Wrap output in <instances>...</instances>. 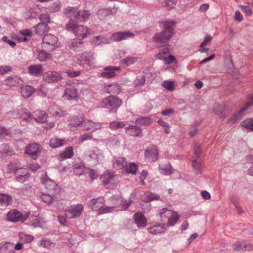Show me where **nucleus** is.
I'll return each instance as SVG.
<instances>
[{"mask_svg": "<svg viewBox=\"0 0 253 253\" xmlns=\"http://www.w3.org/2000/svg\"><path fill=\"white\" fill-rule=\"evenodd\" d=\"M159 171L161 174L165 175H169L173 172L171 166L169 164L165 168H160Z\"/></svg>", "mask_w": 253, "mask_h": 253, "instance_id": "obj_54", "label": "nucleus"}, {"mask_svg": "<svg viewBox=\"0 0 253 253\" xmlns=\"http://www.w3.org/2000/svg\"><path fill=\"white\" fill-rule=\"evenodd\" d=\"M158 214L161 221L163 222L167 220L166 223L167 226H173L180 218V215L176 211L165 208L159 210Z\"/></svg>", "mask_w": 253, "mask_h": 253, "instance_id": "obj_2", "label": "nucleus"}, {"mask_svg": "<svg viewBox=\"0 0 253 253\" xmlns=\"http://www.w3.org/2000/svg\"><path fill=\"white\" fill-rule=\"evenodd\" d=\"M122 103V100L112 95V110H116Z\"/></svg>", "mask_w": 253, "mask_h": 253, "instance_id": "obj_48", "label": "nucleus"}, {"mask_svg": "<svg viewBox=\"0 0 253 253\" xmlns=\"http://www.w3.org/2000/svg\"><path fill=\"white\" fill-rule=\"evenodd\" d=\"M59 46L58 38L52 34H46L42 38V46L43 49L51 52Z\"/></svg>", "mask_w": 253, "mask_h": 253, "instance_id": "obj_5", "label": "nucleus"}, {"mask_svg": "<svg viewBox=\"0 0 253 253\" xmlns=\"http://www.w3.org/2000/svg\"><path fill=\"white\" fill-rule=\"evenodd\" d=\"M122 200L121 197L118 196L115 198H113L112 199V204H113L114 206L113 207H118L122 205Z\"/></svg>", "mask_w": 253, "mask_h": 253, "instance_id": "obj_63", "label": "nucleus"}, {"mask_svg": "<svg viewBox=\"0 0 253 253\" xmlns=\"http://www.w3.org/2000/svg\"><path fill=\"white\" fill-rule=\"evenodd\" d=\"M84 116L83 114L78 116H74L69 120V126L70 128H76L80 126L83 122L84 123Z\"/></svg>", "mask_w": 253, "mask_h": 253, "instance_id": "obj_16", "label": "nucleus"}, {"mask_svg": "<svg viewBox=\"0 0 253 253\" xmlns=\"http://www.w3.org/2000/svg\"><path fill=\"white\" fill-rule=\"evenodd\" d=\"M54 195L49 194H43L41 196V199L47 204H51L54 200Z\"/></svg>", "mask_w": 253, "mask_h": 253, "instance_id": "obj_49", "label": "nucleus"}, {"mask_svg": "<svg viewBox=\"0 0 253 253\" xmlns=\"http://www.w3.org/2000/svg\"><path fill=\"white\" fill-rule=\"evenodd\" d=\"M21 241L26 243H30L34 240V237L31 235H28L24 233H21L19 234Z\"/></svg>", "mask_w": 253, "mask_h": 253, "instance_id": "obj_51", "label": "nucleus"}, {"mask_svg": "<svg viewBox=\"0 0 253 253\" xmlns=\"http://www.w3.org/2000/svg\"><path fill=\"white\" fill-rule=\"evenodd\" d=\"M192 167L193 171L196 174L202 173V163L201 161H198L196 159L193 158Z\"/></svg>", "mask_w": 253, "mask_h": 253, "instance_id": "obj_34", "label": "nucleus"}, {"mask_svg": "<svg viewBox=\"0 0 253 253\" xmlns=\"http://www.w3.org/2000/svg\"><path fill=\"white\" fill-rule=\"evenodd\" d=\"M79 13L78 8L77 7H73L68 6L66 7L64 11V14L65 16L70 19V21H74L72 18H74L75 19L77 20L78 15Z\"/></svg>", "mask_w": 253, "mask_h": 253, "instance_id": "obj_18", "label": "nucleus"}, {"mask_svg": "<svg viewBox=\"0 0 253 253\" xmlns=\"http://www.w3.org/2000/svg\"><path fill=\"white\" fill-rule=\"evenodd\" d=\"M66 142L65 139L53 138L50 141V146L53 148H56L63 146L66 144Z\"/></svg>", "mask_w": 253, "mask_h": 253, "instance_id": "obj_36", "label": "nucleus"}, {"mask_svg": "<svg viewBox=\"0 0 253 253\" xmlns=\"http://www.w3.org/2000/svg\"><path fill=\"white\" fill-rule=\"evenodd\" d=\"M40 152V146L37 143L29 144L25 149V153L33 159H36Z\"/></svg>", "mask_w": 253, "mask_h": 253, "instance_id": "obj_15", "label": "nucleus"}, {"mask_svg": "<svg viewBox=\"0 0 253 253\" xmlns=\"http://www.w3.org/2000/svg\"><path fill=\"white\" fill-rule=\"evenodd\" d=\"M214 112L220 118H225L227 114V108L225 104L216 105L214 108Z\"/></svg>", "mask_w": 253, "mask_h": 253, "instance_id": "obj_26", "label": "nucleus"}, {"mask_svg": "<svg viewBox=\"0 0 253 253\" xmlns=\"http://www.w3.org/2000/svg\"><path fill=\"white\" fill-rule=\"evenodd\" d=\"M110 11L107 9H100L98 11L97 15L100 19H103L106 16L109 15Z\"/></svg>", "mask_w": 253, "mask_h": 253, "instance_id": "obj_57", "label": "nucleus"}, {"mask_svg": "<svg viewBox=\"0 0 253 253\" xmlns=\"http://www.w3.org/2000/svg\"><path fill=\"white\" fill-rule=\"evenodd\" d=\"M82 45V42L77 40H74L69 45L70 49L74 51H79Z\"/></svg>", "mask_w": 253, "mask_h": 253, "instance_id": "obj_45", "label": "nucleus"}, {"mask_svg": "<svg viewBox=\"0 0 253 253\" xmlns=\"http://www.w3.org/2000/svg\"><path fill=\"white\" fill-rule=\"evenodd\" d=\"M74 155L73 148L71 146L67 147L60 154V156L63 159L71 158Z\"/></svg>", "mask_w": 253, "mask_h": 253, "instance_id": "obj_40", "label": "nucleus"}, {"mask_svg": "<svg viewBox=\"0 0 253 253\" xmlns=\"http://www.w3.org/2000/svg\"><path fill=\"white\" fill-rule=\"evenodd\" d=\"M175 22L164 21L162 23L163 31L160 33L155 34L154 37V41L158 43H165L169 40L173 35L174 26Z\"/></svg>", "mask_w": 253, "mask_h": 253, "instance_id": "obj_1", "label": "nucleus"}, {"mask_svg": "<svg viewBox=\"0 0 253 253\" xmlns=\"http://www.w3.org/2000/svg\"><path fill=\"white\" fill-rule=\"evenodd\" d=\"M61 8V3L59 1H56L52 4L50 6V11L52 12L58 11Z\"/></svg>", "mask_w": 253, "mask_h": 253, "instance_id": "obj_60", "label": "nucleus"}, {"mask_svg": "<svg viewBox=\"0 0 253 253\" xmlns=\"http://www.w3.org/2000/svg\"><path fill=\"white\" fill-rule=\"evenodd\" d=\"M83 210V206L82 204L73 205L65 211V214L69 218H74L80 216Z\"/></svg>", "mask_w": 253, "mask_h": 253, "instance_id": "obj_11", "label": "nucleus"}, {"mask_svg": "<svg viewBox=\"0 0 253 253\" xmlns=\"http://www.w3.org/2000/svg\"><path fill=\"white\" fill-rule=\"evenodd\" d=\"M101 127V125L98 122H93L91 120H85L84 128L86 131L92 130V131L99 129Z\"/></svg>", "mask_w": 253, "mask_h": 253, "instance_id": "obj_23", "label": "nucleus"}, {"mask_svg": "<svg viewBox=\"0 0 253 253\" xmlns=\"http://www.w3.org/2000/svg\"><path fill=\"white\" fill-rule=\"evenodd\" d=\"M34 89L29 85L24 86L21 87V93L22 96L25 98L29 97L34 92Z\"/></svg>", "mask_w": 253, "mask_h": 253, "instance_id": "obj_39", "label": "nucleus"}, {"mask_svg": "<svg viewBox=\"0 0 253 253\" xmlns=\"http://www.w3.org/2000/svg\"><path fill=\"white\" fill-rule=\"evenodd\" d=\"M34 28H35L36 33L41 35L47 32L49 29L48 24L44 22L39 23Z\"/></svg>", "mask_w": 253, "mask_h": 253, "instance_id": "obj_31", "label": "nucleus"}, {"mask_svg": "<svg viewBox=\"0 0 253 253\" xmlns=\"http://www.w3.org/2000/svg\"><path fill=\"white\" fill-rule=\"evenodd\" d=\"M162 60L164 61L165 64H170L176 61L175 57L173 55H169L167 57H164Z\"/></svg>", "mask_w": 253, "mask_h": 253, "instance_id": "obj_61", "label": "nucleus"}, {"mask_svg": "<svg viewBox=\"0 0 253 253\" xmlns=\"http://www.w3.org/2000/svg\"><path fill=\"white\" fill-rule=\"evenodd\" d=\"M90 16L89 11L83 10L79 11L77 20L82 19L83 21H86Z\"/></svg>", "mask_w": 253, "mask_h": 253, "instance_id": "obj_44", "label": "nucleus"}, {"mask_svg": "<svg viewBox=\"0 0 253 253\" xmlns=\"http://www.w3.org/2000/svg\"><path fill=\"white\" fill-rule=\"evenodd\" d=\"M0 252L1 253H15L14 243L9 242L1 243Z\"/></svg>", "mask_w": 253, "mask_h": 253, "instance_id": "obj_21", "label": "nucleus"}, {"mask_svg": "<svg viewBox=\"0 0 253 253\" xmlns=\"http://www.w3.org/2000/svg\"><path fill=\"white\" fill-rule=\"evenodd\" d=\"M45 51L42 49V50L38 52L37 58L40 61L44 62L52 58L51 54L47 53Z\"/></svg>", "mask_w": 253, "mask_h": 253, "instance_id": "obj_37", "label": "nucleus"}, {"mask_svg": "<svg viewBox=\"0 0 253 253\" xmlns=\"http://www.w3.org/2000/svg\"><path fill=\"white\" fill-rule=\"evenodd\" d=\"M161 85L166 89L170 91L174 89V82L171 81H164L162 82Z\"/></svg>", "mask_w": 253, "mask_h": 253, "instance_id": "obj_46", "label": "nucleus"}, {"mask_svg": "<svg viewBox=\"0 0 253 253\" xmlns=\"http://www.w3.org/2000/svg\"><path fill=\"white\" fill-rule=\"evenodd\" d=\"M64 97L68 100L76 99L77 97V92L75 87L70 86L66 88L65 91Z\"/></svg>", "mask_w": 253, "mask_h": 253, "instance_id": "obj_33", "label": "nucleus"}, {"mask_svg": "<svg viewBox=\"0 0 253 253\" xmlns=\"http://www.w3.org/2000/svg\"><path fill=\"white\" fill-rule=\"evenodd\" d=\"M43 68L41 64H33L28 68V72L31 75L35 77H39L43 73Z\"/></svg>", "mask_w": 253, "mask_h": 253, "instance_id": "obj_17", "label": "nucleus"}, {"mask_svg": "<svg viewBox=\"0 0 253 253\" xmlns=\"http://www.w3.org/2000/svg\"><path fill=\"white\" fill-rule=\"evenodd\" d=\"M113 166L115 169H124L126 166V161L123 157H115L113 159Z\"/></svg>", "mask_w": 253, "mask_h": 253, "instance_id": "obj_27", "label": "nucleus"}, {"mask_svg": "<svg viewBox=\"0 0 253 253\" xmlns=\"http://www.w3.org/2000/svg\"><path fill=\"white\" fill-rule=\"evenodd\" d=\"M65 28L68 31L73 32L78 39H84L90 35L87 27L77 24L71 20L66 25Z\"/></svg>", "mask_w": 253, "mask_h": 253, "instance_id": "obj_3", "label": "nucleus"}, {"mask_svg": "<svg viewBox=\"0 0 253 253\" xmlns=\"http://www.w3.org/2000/svg\"><path fill=\"white\" fill-rule=\"evenodd\" d=\"M134 220L137 227L139 228H144L147 225L146 218L141 213H135L134 215Z\"/></svg>", "mask_w": 253, "mask_h": 253, "instance_id": "obj_19", "label": "nucleus"}, {"mask_svg": "<svg viewBox=\"0 0 253 253\" xmlns=\"http://www.w3.org/2000/svg\"><path fill=\"white\" fill-rule=\"evenodd\" d=\"M12 71V68L9 66H0V75L7 73Z\"/></svg>", "mask_w": 253, "mask_h": 253, "instance_id": "obj_64", "label": "nucleus"}, {"mask_svg": "<svg viewBox=\"0 0 253 253\" xmlns=\"http://www.w3.org/2000/svg\"><path fill=\"white\" fill-rule=\"evenodd\" d=\"M41 181L51 194L56 195L59 192V187L54 181L47 176L46 172L41 176Z\"/></svg>", "mask_w": 253, "mask_h": 253, "instance_id": "obj_9", "label": "nucleus"}, {"mask_svg": "<svg viewBox=\"0 0 253 253\" xmlns=\"http://www.w3.org/2000/svg\"><path fill=\"white\" fill-rule=\"evenodd\" d=\"M232 248L235 252H243L248 250L249 245L247 241H237L233 244Z\"/></svg>", "mask_w": 253, "mask_h": 253, "instance_id": "obj_20", "label": "nucleus"}, {"mask_svg": "<svg viewBox=\"0 0 253 253\" xmlns=\"http://www.w3.org/2000/svg\"><path fill=\"white\" fill-rule=\"evenodd\" d=\"M158 124L164 128V131L166 134H169L170 132V127L169 124L160 119L158 121Z\"/></svg>", "mask_w": 253, "mask_h": 253, "instance_id": "obj_56", "label": "nucleus"}, {"mask_svg": "<svg viewBox=\"0 0 253 253\" xmlns=\"http://www.w3.org/2000/svg\"><path fill=\"white\" fill-rule=\"evenodd\" d=\"M244 112H241V109L239 111V112L237 113L233 114L228 120L227 123L229 124H234L235 123L237 120H238L242 113Z\"/></svg>", "mask_w": 253, "mask_h": 253, "instance_id": "obj_50", "label": "nucleus"}, {"mask_svg": "<svg viewBox=\"0 0 253 253\" xmlns=\"http://www.w3.org/2000/svg\"><path fill=\"white\" fill-rule=\"evenodd\" d=\"M100 179L102 185L106 188H109L111 186V172L109 170H107L105 172L100 175Z\"/></svg>", "mask_w": 253, "mask_h": 253, "instance_id": "obj_28", "label": "nucleus"}, {"mask_svg": "<svg viewBox=\"0 0 253 253\" xmlns=\"http://www.w3.org/2000/svg\"><path fill=\"white\" fill-rule=\"evenodd\" d=\"M126 133L132 136H141V129L135 126H131L126 128Z\"/></svg>", "mask_w": 253, "mask_h": 253, "instance_id": "obj_32", "label": "nucleus"}, {"mask_svg": "<svg viewBox=\"0 0 253 253\" xmlns=\"http://www.w3.org/2000/svg\"><path fill=\"white\" fill-rule=\"evenodd\" d=\"M253 105V93L250 95L244 107L241 109V112L245 111L248 108Z\"/></svg>", "mask_w": 253, "mask_h": 253, "instance_id": "obj_55", "label": "nucleus"}, {"mask_svg": "<svg viewBox=\"0 0 253 253\" xmlns=\"http://www.w3.org/2000/svg\"><path fill=\"white\" fill-rule=\"evenodd\" d=\"M136 123L140 125H148L151 124L152 119L147 117H141L136 119Z\"/></svg>", "mask_w": 253, "mask_h": 253, "instance_id": "obj_47", "label": "nucleus"}, {"mask_svg": "<svg viewBox=\"0 0 253 253\" xmlns=\"http://www.w3.org/2000/svg\"><path fill=\"white\" fill-rule=\"evenodd\" d=\"M134 36V34L130 31L124 32H116L112 35V38L114 40H122L132 38Z\"/></svg>", "mask_w": 253, "mask_h": 253, "instance_id": "obj_24", "label": "nucleus"}, {"mask_svg": "<svg viewBox=\"0 0 253 253\" xmlns=\"http://www.w3.org/2000/svg\"><path fill=\"white\" fill-rule=\"evenodd\" d=\"M240 125L248 131L253 132V117L245 119L240 123Z\"/></svg>", "mask_w": 253, "mask_h": 253, "instance_id": "obj_30", "label": "nucleus"}, {"mask_svg": "<svg viewBox=\"0 0 253 253\" xmlns=\"http://www.w3.org/2000/svg\"><path fill=\"white\" fill-rule=\"evenodd\" d=\"M137 165L134 163H130L127 164L126 162V166H125L124 170L128 173L135 174L137 170Z\"/></svg>", "mask_w": 253, "mask_h": 253, "instance_id": "obj_41", "label": "nucleus"}, {"mask_svg": "<svg viewBox=\"0 0 253 253\" xmlns=\"http://www.w3.org/2000/svg\"><path fill=\"white\" fill-rule=\"evenodd\" d=\"M85 158L87 161L96 165L103 161L104 156L100 149L95 147L87 152L85 156Z\"/></svg>", "mask_w": 253, "mask_h": 253, "instance_id": "obj_7", "label": "nucleus"}, {"mask_svg": "<svg viewBox=\"0 0 253 253\" xmlns=\"http://www.w3.org/2000/svg\"><path fill=\"white\" fill-rule=\"evenodd\" d=\"M158 150L156 146L148 147L145 151V158L148 162H153L156 160L158 157Z\"/></svg>", "mask_w": 253, "mask_h": 253, "instance_id": "obj_14", "label": "nucleus"}, {"mask_svg": "<svg viewBox=\"0 0 253 253\" xmlns=\"http://www.w3.org/2000/svg\"><path fill=\"white\" fill-rule=\"evenodd\" d=\"M12 200V197L7 194L0 193V205L7 206Z\"/></svg>", "mask_w": 253, "mask_h": 253, "instance_id": "obj_42", "label": "nucleus"}, {"mask_svg": "<svg viewBox=\"0 0 253 253\" xmlns=\"http://www.w3.org/2000/svg\"><path fill=\"white\" fill-rule=\"evenodd\" d=\"M6 84L10 86H16L23 84L22 79L17 76H10L5 80Z\"/></svg>", "mask_w": 253, "mask_h": 253, "instance_id": "obj_22", "label": "nucleus"}, {"mask_svg": "<svg viewBox=\"0 0 253 253\" xmlns=\"http://www.w3.org/2000/svg\"><path fill=\"white\" fill-rule=\"evenodd\" d=\"M29 225H32L34 227H42V221L41 218L37 217H31L30 219V221L27 223Z\"/></svg>", "mask_w": 253, "mask_h": 253, "instance_id": "obj_43", "label": "nucleus"}, {"mask_svg": "<svg viewBox=\"0 0 253 253\" xmlns=\"http://www.w3.org/2000/svg\"><path fill=\"white\" fill-rule=\"evenodd\" d=\"M160 196L156 194L147 192L142 196V199L144 202H149L153 200H159Z\"/></svg>", "mask_w": 253, "mask_h": 253, "instance_id": "obj_38", "label": "nucleus"}, {"mask_svg": "<svg viewBox=\"0 0 253 253\" xmlns=\"http://www.w3.org/2000/svg\"><path fill=\"white\" fill-rule=\"evenodd\" d=\"M62 79L60 73L56 71H48L44 74L43 76V80L48 83L57 82Z\"/></svg>", "mask_w": 253, "mask_h": 253, "instance_id": "obj_13", "label": "nucleus"}, {"mask_svg": "<svg viewBox=\"0 0 253 253\" xmlns=\"http://www.w3.org/2000/svg\"><path fill=\"white\" fill-rule=\"evenodd\" d=\"M93 136L91 133H84L81 135L79 137V141L81 142H84L86 140L92 139Z\"/></svg>", "mask_w": 253, "mask_h": 253, "instance_id": "obj_59", "label": "nucleus"}, {"mask_svg": "<svg viewBox=\"0 0 253 253\" xmlns=\"http://www.w3.org/2000/svg\"><path fill=\"white\" fill-rule=\"evenodd\" d=\"M88 205L92 210L98 211L100 214L108 213L110 211V207H104V199L102 197L91 199L88 202Z\"/></svg>", "mask_w": 253, "mask_h": 253, "instance_id": "obj_6", "label": "nucleus"}, {"mask_svg": "<svg viewBox=\"0 0 253 253\" xmlns=\"http://www.w3.org/2000/svg\"><path fill=\"white\" fill-rule=\"evenodd\" d=\"M29 213H27L25 215H23L17 210H12L7 213V219L13 222H24L29 217Z\"/></svg>", "mask_w": 253, "mask_h": 253, "instance_id": "obj_10", "label": "nucleus"}, {"mask_svg": "<svg viewBox=\"0 0 253 253\" xmlns=\"http://www.w3.org/2000/svg\"><path fill=\"white\" fill-rule=\"evenodd\" d=\"M165 228L163 224H156L147 228L148 232L153 235H157L164 232Z\"/></svg>", "mask_w": 253, "mask_h": 253, "instance_id": "obj_29", "label": "nucleus"}, {"mask_svg": "<svg viewBox=\"0 0 253 253\" xmlns=\"http://www.w3.org/2000/svg\"><path fill=\"white\" fill-rule=\"evenodd\" d=\"M10 170L14 171L17 180L23 183L26 181L29 177V173L27 169L20 167L17 163L11 162L8 165Z\"/></svg>", "mask_w": 253, "mask_h": 253, "instance_id": "obj_4", "label": "nucleus"}, {"mask_svg": "<svg viewBox=\"0 0 253 253\" xmlns=\"http://www.w3.org/2000/svg\"><path fill=\"white\" fill-rule=\"evenodd\" d=\"M137 61V58L136 57H129L126 58L125 59H123L121 61V62L124 64L125 63L126 65L129 66L131 65L134 63H135Z\"/></svg>", "mask_w": 253, "mask_h": 253, "instance_id": "obj_58", "label": "nucleus"}, {"mask_svg": "<svg viewBox=\"0 0 253 253\" xmlns=\"http://www.w3.org/2000/svg\"><path fill=\"white\" fill-rule=\"evenodd\" d=\"M77 62L80 66H91L94 63L93 54L91 52H84L76 56Z\"/></svg>", "mask_w": 253, "mask_h": 253, "instance_id": "obj_8", "label": "nucleus"}, {"mask_svg": "<svg viewBox=\"0 0 253 253\" xmlns=\"http://www.w3.org/2000/svg\"><path fill=\"white\" fill-rule=\"evenodd\" d=\"M10 115L15 117H19L22 119L25 120L27 122H30L34 119V114H31L26 109L21 108L19 110H14L10 113Z\"/></svg>", "mask_w": 253, "mask_h": 253, "instance_id": "obj_12", "label": "nucleus"}, {"mask_svg": "<svg viewBox=\"0 0 253 253\" xmlns=\"http://www.w3.org/2000/svg\"><path fill=\"white\" fill-rule=\"evenodd\" d=\"M176 0H167L165 2V4L168 9L170 10L176 5Z\"/></svg>", "mask_w": 253, "mask_h": 253, "instance_id": "obj_62", "label": "nucleus"}, {"mask_svg": "<svg viewBox=\"0 0 253 253\" xmlns=\"http://www.w3.org/2000/svg\"><path fill=\"white\" fill-rule=\"evenodd\" d=\"M48 114L44 111L37 110L34 112V119L41 123H45L47 121Z\"/></svg>", "mask_w": 253, "mask_h": 253, "instance_id": "obj_25", "label": "nucleus"}, {"mask_svg": "<svg viewBox=\"0 0 253 253\" xmlns=\"http://www.w3.org/2000/svg\"><path fill=\"white\" fill-rule=\"evenodd\" d=\"M108 42V40L102 36H97L91 40V43L94 46H98Z\"/></svg>", "mask_w": 253, "mask_h": 253, "instance_id": "obj_35", "label": "nucleus"}, {"mask_svg": "<svg viewBox=\"0 0 253 253\" xmlns=\"http://www.w3.org/2000/svg\"><path fill=\"white\" fill-rule=\"evenodd\" d=\"M170 53V49L168 47H165L159 50V52L156 54V57L162 60L166 55Z\"/></svg>", "mask_w": 253, "mask_h": 253, "instance_id": "obj_52", "label": "nucleus"}, {"mask_svg": "<svg viewBox=\"0 0 253 253\" xmlns=\"http://www.w3.org/2000/svg\"><path fill=\"white\" fill-rule=\"evenodd\" d=\"M74 172L76 175H81L84 172V168L81 164H77L74 165Z\"/></svg>", "mask_w": 253, "mask_h": 253, "instance_id": "obj_53", "label": "nucleus"}]
</instances>
